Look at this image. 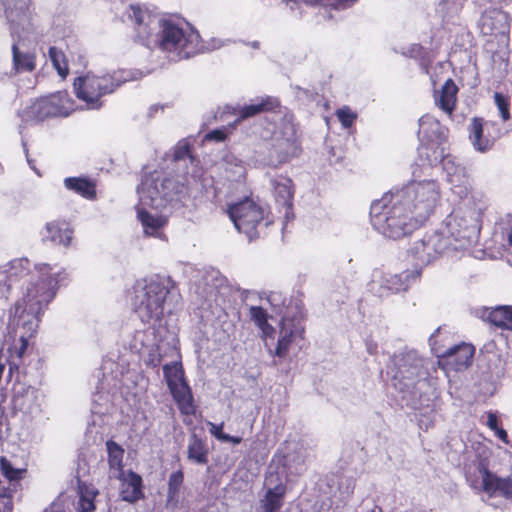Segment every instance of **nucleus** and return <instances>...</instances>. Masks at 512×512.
<instances>
[{
	"label": "nucleus",
	"instance_id": "1",
	"mask_svg": "<svg viewBox=\"0 0 512 512\" xmlns=\"http://www.w3.org/2000/svg\"><path fill=\"white\" fill-rule=\"evenodd\" d=\"M191 293L200 320H272L285 300L280 292L240 289L218 271L202 275L191 286Z\"/></svg>",
	"mask_w": 512,
	"mask_h": 512
},
{
	"label": "nucleus",
	"instance_id": "2",
	"mask_svg": "<svg viewBox=\"0 0 512 512\" xmlns=\"http://www.w3.org/2000/svg\"><path fill=\"white\" fill-rule=\"evenodd\" d=\"M1 270L14 285L20 282L22 290V298L10 308L8 320H39L57 289L69 282V273L65 269L52 272L49 264H40L31 270V263L26 258L14 259Z\"/></svg>",
	"mask_w": 512,
	"mask_h": 512
},
{
	"label": "nucleus",
	"instance_id": "3",
	"mask_svg": "<svg viewBox=\"0 0 512 512\" xmlns=\"http://www.w3.org/2000/svg\"><path fill=\"white\" fill-rule=\"evenodd\" d=\"M125 17L142 44H156L172 61L188 59L203 50L200 34L187 22L170 16L159 17L140 4H131Z\"/></svg>",
	"mask_w": 512,
	"mask_h": 512
},
{
	"label": "nucleus",
	"instance_id": "4",
	"mask_svg": "<svg viewBox=\"0 0 512 512\" xmlns=\"http://www.w3.org/2000/svg\"><path fill=\"white\" fill-rule=\"evenodd\" d=\"M132 313L139 320H164L177 316L182 297L169 276L151 275L135 280L127 291Z\"/></svg>",
	"mask_w": 512,
	"mask_h": 512
},
{
	"label": "nucleus",
	"instance_id": "5",
	"mask_svg": "<svg viewBox=\"0 0 512 512\" xmlns=\"http://www.w3.org/2000/svg\"><path fill=\"white\" fill-rule=\"evenodd\" d=\"M372 227L385 238L397 240L421 225L394 191L385 193L370 206Z\"/></svg>",
	"mask_w": 512,
	"mask_h": 512
},
{
	"label": "nucleus",
	"instance_id": "6",
	"mask_svg": "<svg viewBox=\"0 0 512 512\" xmlns=\"http://www.w3.org/2000/svg\"><path fill=\"white\" fill-rule=\"evenodd\" d=\"M388 373L406 405L417 409L421 405V387L426 385L424 358L416 350L405 348L391 357Z\"/></svg>",
	"mask_w": 512,
	"mask_h": 512
},
{
	"label": "nucleus",
	"instance_id": "7",
	"mask_svg": "<svg viewBox=\"0 0 512 512\" xmlns=\"http://www.w3.org/2000/svg\"><path fill=\"white\" fill-rule=\"evenodd\" d=\"M485 210L484 202L467 200L448 216L440 231L452 242L451 247L455 253H465L477 243Z\"/></svg>",
	"mask_w": 512,
	"mask_h": 512
},
{
	"label": "nucleus",
	"instance_id": "8",
	"mask_svg": "<svg viewBox=\"0 0 512 512\" xmlns=\"http://www.w3.org/2000/svg\"><path fill=\"white\" fill-rule=\"evenodd\" d=\"M142 76L141 71L130 70H119L103 75L88 73L76 78L73 87L76 97L86 103L87 109L98 110L103 105V96L113 93L121 84Z\"/></svg>",
	"mask_w": 512,
	"mask_h": 512
},
{
	"label": "nucleus",
	"instance_id": "9",
	"mask_svg": "<svg viewBox=\"0 0 512 512\" xmlns=\"http://www.w3.org/2000/svg\"><path fill=\"white\" fill-rule=\"evenodd\" d=\"M464 471L466 480L473 489L512 500V479L498 477L488 470V451L467 452Z\"/></svg>",
	"mask_w": 512,
	"mask_h": 512
},
{
	"label": "nucleus",
	"instance_id": "10",
	"mask_svg": "<svg viewBox=\"0 0 512 512\" xmlns=\"http://www.w3.org/2000/svg\"><path fill=\"white\" fill-rule=\"evenodd\" d=\"M394 192L420 224L424 223L433 213L441 195L439 184L433 179H413Z\"/></svg>",
	"mask_w": 512,
	"mask_h": 512
},
{
	"label": "nucleus",
	"instance_id": "11",
	"mask_svg": "<svg viewBox=\"0 0 512 512\" xmlns=\"http://www.w3.org/2000/svg\"><path fill=\"white\" fill-rule=\"evenodd\" d=\"M183 186L174 179L154 171L142 178L137 187L140 205L155 209L164 208L169 202L179 199Z\"/></svg>",
	"mask_w": 512,
	"mask_h": 512
},
{
	"label": "nucleus",
	"instance_id": "12",
	"mask_svg": "<svg viewBox=\"0 0 512 512\" xmlns=\"http://www.w3.org/2000/svg\"><path fill=\"white\" fill-rule=\"evenodd\" d=\"M299 152L300 144L293 117L285 115L273 134L265 165L276 168L296 157Z\"/></svg>",
	"mask_w": 512,
	"mask_h": 512
},
{
	"label": "nucleus",
	"instance_id": "13",
	"mask_svg": "<svg viewBox=\"0 0 512 512\" xmlns=\"http://www.w3.org/2000/svg\"><path fill=\"white\" fill-rule=\"evenodd\" d=\"M228 214L238 232L245 234L249 241L259 237V228L270 224L265 210L249 198L231 205Z\"/></svg>",
	"mask_w": 512,
	"mask_h": 512
},
{
	"label": "nucleus",
	"instance_id": "14",
	"mask_svg": "<svg viewBox=\"0 0 512 512\" xmlns=\"http://www.w3.org/2000/svg\"><path fill=\"white\" fill-rule=\"evenodd\" d=\"M451 245L452 242L446 239L440 230L426 234L422 239L414 242L409 250L414 265L413 270H420L421 273L423 267L430 264L440 255L456 256Z\"/></svg>",
	"mask_w": 512,
	"mask_h": 512
},
{
	"label": "nucleus",
	"instance_id": "15",
	"mask_svg": "<svg viewBox=\"0 0 512 512\" xmlns=\"http://www.w3.org/2000/svg\"><path fill=\"white\" fill-rule=\"evenodd\" d=\"M72 104L67 92L58 91L35 100L23 110L22 119L25 122H41L51 117H65L73 110Z\"/></svg>",
	"mask_w": 512,
	"mask_h": 512
},
{
	"label": "nucleus",
	"instance_id": "16",
	"mask_svg": "<svg viewBox=\"0 0 512 512\" xmlns=\"http://www.w3.org/2000/svg\"><path fill=\"white\" fill-rule=\"evenodd\" d=\"M420 277V270H405L398 274L377 271L368 284V291L380 299L406 291Z\"/></svg>",
	"mask_w": 512,
	"mask_h": 512
},
{
	"label": "nucleus",
	"instance_id": "17",
	"mask_svg": "<svg viewBox=\"0 0 512 512\" xmlns=\"http://www.w3.org/2000/svg\"><path fill=\"white\" fill-rule=\"evenodd\" d=\"M29 5L30 0H0V8L10 23L11 35L19 31L26 34L34 33Z\"/></svg>",
	"mask_w": 512,
	"mask_h": 512
},
{
	"label": "nucleus",
	"instance_id": "18",
	"mask_svg": "<svg viewBox=\"0 0 512 512\" xmlns=\"http://www.w3.org/2000/svg\"><path fill=\"white\" fill-rule=\"evenodd\" d=\"M31 34L19 31L12 36V73H31L36 68V55L26 47V40Z\"/></svg>",
	"mask_w": 512,
	"mask_h": 512
},
{
	"label": "nucleus",
	"instance_id": "19",
	"mask_svg": "<svg viewBox=\"0 0 512 512\" xmlns=\"http://www.w3.org/2000/svg\"><path fill=\"white\" fill-rule=\"evenodd\" d=\"M475 353V347L466 342L454 345L438 355V362L444 368L453 371H462L467 369Z\"/></svg>",
	"mask_w": 512,
	"mask_h": 512
},
{
	"label": "nucleus",
	"instance_id": "20",
	"mask_svg": "<svg viewBox=\"0 0 512 512\" xmlns=\"http://www.w3.org/2000/svg\"><path fill=\"white\" fill-rule=\"evenodd\" d=\"M478 25L483 35L505 36L509 31V17L501 9L491 8L482 13Z\"/></svg>",
	"mask_w": 512,
	"mask_h": 512
},
{
	"label": "nucleus",
	"instance_id": "21",
	"mask_svg": "<svg viewBox=\"0 0 512 512\" xmlns=\"http://www.w3.org/2000/svg\"><path fill=\"white\" fill-rule=\"evenodd\" d=\"M73 229L69 223L61 220L47 222L41 231L42 240L55 245L69 247L72 242Z\"/></svg>",
	"mask_w": 512,
	"mask_h": 512
},
{
	"label": "nucleus",
	"instance_id": "22",
	"mask_svg": "<svg viewBox=\"0 0 512 512\" xmlns=\"http://www.w3.org/2000/svg\"><path fill=\"white\" fill-rule=\"evenodd\" d=\"M300 322H278V340L274 350V356L284 358L288 354L289 346L297 338H302L304 329Z\"/></svg>",
	"mask_w": 512,
	"mask_h": 512
},
{
	"label": "nucleus",
	"instance_id": "23",
	"mask_svg": "<svg viewBox=\"0 0 512 512\" xmlns=\"http://www.w3.org/2000/svg\"><path fill=\"white\" fill-rule=\"evenodd\" d=\"M418 138L420 143L443 145L445 129L434 116L426 114L419 119Z\"/></svg>",
	"mask_w": 512,
	"mask_h": 512
},
{
	"label": "nucleus",
	"instance_id": "24",
	"mask_svg": "<svg viewBox=\"0 0 512 512\" xmlns=\"http://www.w3.org/2000/svg\"><path fill=\"white\" fill-rule=\"evenodd\" d=\"M276 203L284 209V217L290 218L293 200V183L290 178L280 176L271 180Z\"/></svg>",
	"mask_w": 512,
	"mask_h": 512
},
{
	"label": "nucleus",
	"instance_id": "25",
	"mask_svg": "<svg viewBox=\"0 0 512 512\" xmlns=\"http://www.w3.org/2000/svg\"><path fill=\"white\" fill-rule=\"evenodd\" d=\"M178 340L175 335H171V345L169 346L171 363L163 365L164 377L168 387L185 381L181 362L179 361V351L177 348Z\"/></svg>",
	"mask_w": 512,
	"mask_h": 512
},
{
	"label": "nucleus",
	"instance_id": "26",
	"mask_svg": "<svg viewBox=\"0 0 512 512\" xmlns=\"http://www.w3.org/2000/svg\"><path fill=\"white\" fill-rule=\"evenodd\" d=\"M137 217L146 236L162 238V229L167 224V218L158 213H152L144 208H137Z\"/></svg>",
	"mask_w": 512,
	"mask_h": 512
},
{
	"label": "nucleus",
	"instance_id": "27",
	"mask_svg": "<svg viewBox=\"0 0 512 512\" xmlns=\"http://www.w3.org/2000/svg\"><path fill=\"white\" fill-rule=\"evenodd\" d=\"M280 105L277 98L271 96L259 97L248 105H245L234 112L238 121L254 117L262 112L273 111Z\"/></svg>",
	"mask_w": 512,
	"mask_h": 512
},
{
	"label": "nucleus",
	"instance_id": "28",
	"mask_svg": "<svg viewBox=\"0 0 512 512\" xmlns=\"http://www.w3.org/2000/svg\"><path fill=\"white\" fill-rule=\"evenodd\" d=\"M121 480L120 496L122 500L134 503L143 497L142 478L133 471L123 472Z\"/></svg>",
	"mask_w": 512,
	"mask_h": 512
},
{
	"label": "nucleus",
	"instance_id": "29",
	"mask_svg": "<svg viewBox=\"0 0 512 512\" xmlns=\"http://www.w3.org/2000/svg\"><path fill=\"white\" fill-rule=\"evenodd\" d=\"M458 87L452 79L445 81L435 96L436 105L447 115H452L457 102Z\"/></svg>",
	"mask_w": 512,
	"mask_h": 512
},
{
	"label": "nucleus",
	"instance_id": "30",
	"mask_svg": "<svg viewBox=\"0 0 512 512\" xmlns=\"http://www.w3.org/2000/svg\"><path fill=\"white\" fill-rule=\"evenodd\" d=\"M169 390L176 401L181 413L192 415L195 413L193 396L186 381H182L169 387Z\"/></svg>",
	"mask_w": 512,
	"mask_h": 512
},
{
	"label": "nucleus",
	"instance_id": "31",
	"mask_svg": "<svg viewBox=\"0 0 512 512\" xmlns=\"http://www.w3.org/2000/svg\"><path fill=\"white\" fill-rule=\"evenodd\" d=\"M470 316L478 320H512V305L475 307L471 309Z\"/></svg>",
	"mask_w": 512,
	"mask_h": 512
},
{
	"label": "nucleus",
	"instance_id": "32",
	"mask_svg": "<svg viewBox=\"0 0 512 512\" xmlns=\"http://www.w3.org/2000/svg\"><path fill=\"white\" fill-rule=\"evenodd\" d=\"M108 454L109 474L111 478L121 479L123 476L124 449L113 440L105 443Z\"/></svg>",
	"mask_w": 512,
	"mask_h": 512
},
{
	"label": "nucleus",
	"instance_id": "33",
	"mask_svg": "<svg viewBox=\"0 0 512 512\" xmlns=\"http://www.w3.org/2000/svg\"><path fill=\"white\" fill-rule=\"evenodd\" d=\"M64 187L83 198L94 200L96 198V185L94 181L86 177H66Z\"/></svg>",
	"mask_w": 512,
	"mask_h": 512
},
{
	"label": "nucleus",
	"instance_id": "34",
	"mask_svg": "<svg viewBox=\"0 0 512 512\" xmlns=\"http://www.w3.org/2000/svg\"><path fill=\"white\" fill-rule=\"evenodd\" d=\"M469 139L475 150L486 152L493 146V140L484 135V123L481 118H473L469 125Z\"/></svg>",
	"mask_w": 512,
	"mask_h": 512
},
{
	"label": "nucleus",
	"instance_id": "35",
	"mask_svg": "<svg viewBox=\"0 0 512 512\" xmlns=\"http://www.w3.org/2000/svg\"><path fill=\"white\" fill-rule=\"evenodd\" d=\"M440 164L444 172L446 173V178L449 183L454 186H462L467 182V176L465 173V169L456 162L455 158L451 155H444Z\"/></svg>",
	"mask_w": 512,
	"mask_h": 512
},
{
	"label": "nucleus",
	"instance_id": "36",
	"mask_svg": "<svg viewBox=\"0 0 512 512\" xmlns=\"http://www.w3.org/2000/svg\"><path fill=\"white\" fill-rule=\"evenodd\" d=\"M444 147L439 144L420 143L418 148V156L421 165L432 168L436 166L444 157Z\"/></svg>",
	"mask_w": 512,
	"mask_h": 512
},
{
	"label": "nucleus",
	"instance_id": "37",
	"mask_svg": "<svg viewBox=\"0 0 512 512\" xmlns=\"http://www.w3.org/2000/svg\"><path fill=\"white\" fill-rule=\"evenodd\" d=\"M285 494V486L276 485L269 488L263 500H261L262 512H276L282 506V497Z\"/></svg>",
	"mask_w": 512,
	"mask_h": 512
},
{
	"label": "nucleus",
	"instance_id": "38",
	"mask_svg": "<svg viewBox=\"0 0 512 512\" xmlns=\"http://www.w3.org/2000/svg\"><path fill=\"white\" fill-rule=\"evenodd\" d=\"M495 238L500 240L503 248L512 249V214L501 217L495 226Z\"/></svg>",
	"mask_w": 512,
	"mask_h": 512
},
{
	"label": "nucleus",
	"instance_id": "39",
	"mask_svg": "<svg viewBox=\"0 0 512 512\" xmlns=\"http://www.w3.org/2000/svg\"><path fill=\"white\" fill-rule=\"evenodd\" d=\"M355 489V479L351 476H343L338 481V499L332 501L335 505V512H339V509L343 508L350 497L352 496Z\"/></svg>",
	"mask_w": 512,
	"mask_h": 512
},
{
	"label": "nucleus",
	"instance_id": "40",
	"mask_svg": "<svg viewBox=\"0 0 512 512\" xmlns=\"http://www.w3.org/2000/svg\"><path fill=\"white\" fill-rule=\"evenodd\" d=\"M79 499L76 505L78 512H93L95 510L94 499L98 491L93 487L86 484L79 485Z\"/></svg>",
	"mask_w": 512,
	"mask_h": 512
},
{
	"label": "nucleus",
	"instance_id": "41",
	"mask_svg": "<svg viewBox=\"0 0 512 512\" xmlns=\"http://www.w3.org/2000/svg\"><path fill=\"white\" fill-rule=\"evenodd\" d=\"M171 345V336L167 341L161 340L155 348L148 353L145 363L151 367H158L165 357H170L169 346Z\"/></svg>",
	"mask_w": 512,
	"mask_h": 512
},
{
	"label": "nucleus",
	"instance_id": "42",
	"mask_svg": "<svg viewBox=\"0 0 512 512\" xmlns=\"http://www.w3.org/2000/svg\"><path fill=\"white\" fill-rule=\"evenodd\" d=\"M188 458L198 464H205L208 461L204 444L196 435H193L189 440Z\"/></svg>",
	"mask_w": 512,
	"mask_h": 512
},
{
	"label": "nucleus",
	"instance_id": "43",
	"mask_svg": "<svg viewBox=\"0 0 512 512\" xmlns=\"http://www.w3.org/2000/svg\"><path fill=\"white\" fill-rule=\"evenodd\" d=\"M48 55L58 74L61 77H65L68 74V63L64 52L55 46H51L48 50Z\"/></svg>",
	"mask_w": 512,
	"mask_h": 512
},
{
	"label": "nucleus",
	"instance_id": "44",
	"mask_svg": "<svg viewBox=\"0 0 512 512\" xmlns=\"http://www.w3.org/2000/svg\"><path fill=\"white\" fill-rule=\"evenodd\" d=\"M184 475L182 471L178 470L173 472L168 481V491H167V503L177 500V496L179 493V489L183 483Z\"/></svg>",
	"mask_w": 512,
	"mask_h": 512
},
{
	"label": "nucleus",
	"instance_id": "45",
	"mask_svg": "<svg viewBox=\"0 0 512 512\" xmlns=\"http://www.w3.org/2000/svg\"><path fill=\"white\" fill-rule=\"evenodd\" d=\"M109 402L110 399L108 394L97 393L92 400V414L103 415L107 413L109 408Z\"/></svg>",
	"mask_w": 512,
	"mask_h": 512
},
{
	"label": "nucleus",
	"instance_id": "46",
	"mask_svg": "<svg viewBox=\"0 0 512 512\" xmlns=\"http://www.w3.org/2000/svg\"><path fill=\"white\" fill-rule=\"evenodd\" d=\"M464 1L465 0H442L439 5V11L451 17L462 9Z\"/></svg>",
	"mask_w": 512,
	"mask_h": 512
},
{
	"label": "nucleus",
	"instance_id": "47",
	"mask_svg": "<svg viewBox=\"0 0 512 512\" xmlns=\"http://www.w3.org/2000/svg\"><path fill=\"white\" fill-rule=\"evenodd\" d=\"M336 116L344 128H350L357 118V114L347 106L338 109Z\"/></svg>",
	"mask_w": 512,
	"mask_h": 512
},
{
	"label": "nucleus",
	"instance_id": "48",
	"mask_svg": "<svg viewBox=\"0 0 512 512\" xmlns=\"http://www.w3.org/2000/svg\"><path fill=\"white\" fill-rule=\"evenodd\" d=\"M0 469L2 474L10 481H15L21 478L24 470L15 469L12 464L5 458L0 461Z\"/></svg>",
	"mask_w": 512,
	"mask_h": 512
},
{
	"label": "nucleus",
	"instance_id": "49",
	"mask_svg": "<svg viewBox=\"0 0 512 512\" xmlns=\"http://www.w3.org/2000/svg\"><path fill=\"white\" fill-rule=\"evenodd\" d=\"M400 53L405 57L420 59V60H424L427 55L426 49L417 43H413V44L409 45L408 47L403 48L400 51Z\"/></svg>",
	"mask_w": 512,
	"mask_h": 512
},
{
	"label": "nucleus",
	"instance_id": "50",
	"mask_svg": "<svg viewBox=\"0 0 512 512\" xmlns=\"http://www.w3.org/2000/svg\"><path fill=\"white\" fill-rule=\"evenodd\" d=\"M494 100L501 118L507 121L510 118L508 99L503 94L496 92L494 94Z\"/></svg>",
	"mask_w": 512,
	"mask_h": 512
},
{
	"label": "nucleus",
	"instance_id": "51",
	"mask_svg": "<svg viewBox=\"0 0 512 512\" xmlns=\"http://www.w3.org/2000/svg\"><path fill=\"white\" fill-rule=\"evenodd\" d=\"M186 159L192 160L190 145L187 141H180L174 150V160L181 161Z\"/></svg>",
	"mask_w": 512,
	"mask_h": 512
},
{
	"label": "nucleus",
	"instance_id": "52",
	"mask_svg": "<svg viewBox=\"0 0 512 512\" xmlns=\"http://www.w3.org/2000/svg\"><path fill=\"white\" fill-rule=\"evenodd\" d=\"M207 426L209 427V432L212 436H214L219 441H224L227 439L226 433L223 432V423L215 424L213 422L208 421Z\"/></svg>",
	"mask_w": 512,
	"mask_h": 512
},
{
	"label": "nucleus",
	"instance_id": "53",
	"mask_svg": "<svg viewBox=\"0 0 512 512\" xmlns=\"http://www.w3.org/2000/svg\"><path fill=\"white\" fill-rule=\"evenodd\" d=\"M227 137L225 129H214L208 132L204 140L205 141H215V142H223Z\"/></svg>",
	"mask_w": 512,
	"mask_h": 512
},
{
	"label": "nucleus",
	"instance_id": "54",
	"mask_svg": "<svg viewBox=\"0 0 512 512\" xmlns=\"http://www.w3.org/2000/svg\"><path fill=\"white\" fill-rule=\"evenodd\" d=\"M0 512H12L13 503L11 501V495H8L6 491L0 494Z\"/></svg>",
	"mask_w": 512,
	"mask_h": 512
},
{
	"label": "nucleus",
	"instance_id": "55",
	"mask_svg": "<svg viewBox=\"0 0 512 512\" xmlns=\"http://www.w3.org/2000/svg\"><path fill=\"white\" fill-rule=\"evenodd\" d=\"M28 347V339L25 336L20 337V346L16 349V356L18 359H22L24 356L26 349Z\"/></svg>",
	"mask_w": 512,
	"mask_h": 512
},
{
	"label": "nucleus",
	"instance_id": "56",
	"mask_svg": "<svg viewBox=\"0 0 512 512\" xmlns=\"http://www.w3.org/2000/svg\"><path fill=\"white\" fill-rule=\"evenodd\" d=\"M492 324L491 329L493 331L501 330L503 332L504 330H510L512 331V322H490Z\"/></svg>",
	"mask_w": 512,
	"mask_h": 512
},
{
	"label": "nucleus",
	"instance_id": "57",
	"mask_svg": "<svg viewBox=\"0 0 512 512\" xmlns=\"http://www.w3.org/2000/svg\"><path fill=\"white\" fill-rule=\"evenodd\" d=\"M257 323L265 337H272V332H276V330L269 324V322L263 321Z\"/></svg>",
	"mask_w": 512,
	"mask_h": 512
},
{
	"label": "nucleus",
	"instance_id": "58",
	"mask_svg": "<svg viewBox=\"0 0 512 512\" xmlns=\"http://www.w3.org/2000/svg\"><path fill=\"white\" fill-rule=\"evenodd\" d=\"M487 425L488 427L491 429V430H496L498 429V418L496 415L490 413L488 415V419H487Z\"/></svg>",
	"mask_w": 512,
	"mask_h": 512
},
{
	"label": "nucleus",
	"instance_id": "59",
	"mask_svg": "<svg viewBox=\"0 0 512 512\" xmlns=\"http://www.w3.org/2000/svg\"><path fill=\"white\" fill-rule=\"evenodd\" d=\"M224 161L227 164H233L236 167H242V165H241L242 161L240 159H238L237 157H235L234 155H226L224 158Z\"/></svg>",
	"mask_w": 512,
	"mask_h": 512
},
{
	"label": "nucleus",
	"instance_id": "60",
	"mask_svg": "<svg viewBox=\"0 0 512 512\" xmlns=\"http://www.w3.org/2000/svg\"><path fill=\"white\" fill-rule=\"evenodd\" d=\"M336 8L339 9H346L350 6H352L357 0H335Z\"/></svg>",
	"mask_w": 512,
	"mask_h": 512
},
{
	"label": "nucleus",
	"instance_id": "61",
	"mask_svg": "<svg viewBox=\"0 0 512 512\" xmlns=\"http://www.w3.org/2000/svg\"><path fill=\"white\" fill-rule=\"evenodd\" d=\"M62 504L59 502H53L43 512H61Z\"/></svg>",
	"mask_w": 512,
	"mask_h": 512
},
{
	"label": "nucleus",
	"instance_id": "62",
	"mask_svg": "<svg viewBox=\"0 0 512 512\" xmlns=\"http://www.w3.org/2000/svg\"><path fill=\"white\" fill-rule=\"evenodd\" d=\"M495 432H496V435H497V436H498V437H499L503 442L508 443V439H507V438H508V434H507V432H506L504 429H502V428H498V429H496V430H495Z\"/></svg>",
	"mask_w": 512,
	"mask_h": 512
},
{
	"label": "nucleus",
	"instance_id": "63",
	"mask_svg": "<svg viewBox=\"0 0 512 512\" xmlns=\"http://www.w3.org/2000/svg\"><path fill=\"white\" fill-rule=\"evenodd\" d=\"M226 437H227V439H224L223 442H232L233 444L236 445V444L241 443V441H242L241 437L231 436L229 434H226Z\"/></svg>",
	"mask_w": 512,
	"mask_h": 512
},
{
	"label": "nucleus",
	"instance_id": "64",
	"mask_svg": "<svg viewBox=\"0 0 512 512\" xmlns=\"http://www.w3.org/2000/svg\"><path fill=\"white\" fill-rule=\"evenodd\" d=\"M486 253L484 250H476L473 252V257L477 259H483Z\"/></svg>",
	"mask_w": 512,
	"mask_h": 512
}]
</instances>
